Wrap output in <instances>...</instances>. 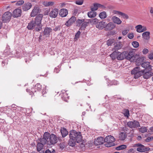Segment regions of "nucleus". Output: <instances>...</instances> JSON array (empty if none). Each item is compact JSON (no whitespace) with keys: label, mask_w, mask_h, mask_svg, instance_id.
Instances as JSON below:
<instances>
[{"label":"nucleus","mask_w":153,"mask_h":153,"mask_svg":"<svg viewBox=\"0 0 153 153\" xmlns=\"http://www.w3.org/2000/svg\"><path fill=\"white\" fill-rule=\"evenodd\" d=\"M70 139L68 144L72 147L75 146L76 143H79L82 140V137L81 132L74 130H71L69 134Z\"/></svg>","instance_id":"obj_1"},{"label":"nucleus","mask_w":153,"mask_h":153,"mask_svg":"<svg viewBox=\"0 0 153 153\" xmlns=\"http://www.w3.org/2000/svg\"><path fill=\"white\" fill-rule=\"evenodd\" d=\"M43 15L40 14L36 17L35 21H34L36 25L37 26L36 29V31H39L42 29V25L41 24V21Z\"/></svg>","instance_id":"obj_2"},{"label":"nucleus","mask_w":153,"mask_h":153,"mask_svg":"<svg viewBox=\"0 0 153 153\" xmlns=\"http://www.w3.org/2000/svg\"><path fill=\"white\" fill-rule=\"evenodd\" d=\"M125 59L129 60L131 62H133L135 60V53L131 50L124 51Z\"/></svg>","instance_id":"obj_3"},{"label":"nucleus","mask_w":153,"mask_h":153,"mask_svg":"<svg viewBox=\"0 0 153 153\" xmlns=\"http://www.w3.org/2000/svg\"><path fill=\"white\" fill-rule=\"evenodd\" d=\"M105 142V145L107 147H110L114 146L115 144L114 143L115 139L114 137L111 136H108L104 139Z\"/></svg>","instance_id":"obj_4"},{"label":"nucleus","mask_w":153,"mask_h":153,"mask_svg":"<svg viewBox=\"0 0 153 153\" xmlns=\"http://www.w3.org/2000/svg\"><path fill=\"white\" fill-rule=\"evenodd\" d=\"M140 67L137 66L135 67L131 72V74L134 75L135 79H137L143 74L142 70H140Z\"/></svg>","instance_id":"obj_5"},{"label":"nucleus","mask_w":153,"mask_h":153,"mask_svg":"<svg viewBox=\"0 0 153 153\" xmlns=\"http://www.w3.org/2000/svg\"><path fill=\"white\" fill-rule=\"evenodd\" d=\"M134 147H138L137 150V151L140 152H145L149 151L150 149L148 147H146L140 143H138L135 144L134 145Z\"/></svg>","instance_id":"obj_6"},{"label":"nucleus","mask_w":153,"mask_h":153,"mask_svg":"<svg viewBox=\"0 0 153 153\" xmlns=\"http://www.w3.org/2000/svg\"><path fill=\"white\" fill-rule=\"evenodd\" d=\"M135 57V60L133 62H135L136 65L138 66L142 65L144 62V57L140 56L139 54H136Z\"/></svg>","instance_id":"obj_7"},{"label":"nucleus","mask_w":153,"mask_h":153,"mask_svg":"<svg viewBox=\"0 0 153 153\" xmlns=\"http://www.w3.org/2000/svg\"><path fill=\"white\" fill-rule=\"evenodd\" d=\"M12 13L9 11L5 12L2 17V20L4 22H9L11 17Z\"/></svg>","instance_id":"obj_8"},{"label":"nucleus","mask_w":153,"mask_h":153,"mask_svg":"<svg viewBox=\"0 0 153 153\" xmlns=\"http://www.w3.org/2000/svg\"><path fill=\"white\" fill-rule=\"evenodd\" d=\"M57 142L58 138L56 136L53 134H51L50 137L49 143H48V144L49 145H54Z\"/></svg>","instance_id":"obj_9"},{"label":"nucleus","mask_w":153,"mask_h":153,"mask_svg":"<svg viewBox=\"0 0 153 153\" xmlns=\"http://www.w3.org/2000/svg\"><path fill=\"white\" fill-rule=\"evenodd\" d=\"M128 126L130 128H137L140 126L139 122L137 120H134L133 121H129L128 122Z\"/></svg>","instance_id":"obj_10"},{"label":"nucleus","mask_w":153,"mask_h":153,"mask_svg":"<svg viewBox=\"0 0 153 153\" xmlns=\"http://www.w3.org/2000/svg\"><path fill=\"white\" fill-rule=\"evenodd\" d=\"M41 88L42 85L39 83H37L35 86L34 88L31 89L32 90L30 92V89H27L26 91L27 92H29L30 95H31L32 94L36 91L35 90L36 89L37 91H39L41 90Z\"/></svg>","instance_id":"obj_11"},{"label":"nucleus","mask_w":153,"mask_h":153,"mask_svg":"<svg viewBox=\"0 0 153 153\" xmlns=\"http://www.w3.org/2000/svg\"><path fill=\"white\" fill-rule=\"evenodd\" d=\"M143 76L144 78L148 79L151 77L153 75V73L152 72V71H143Z\"/></svg>","instance_id":"obj_12"},{"label":"nucleus","mask_w":153,"mask_h":153,"mask_svg":"<svg viewBox=\"0 0 153 153\" xmlns=\"http://www.w3.org/2000/svg\"><path fill=\"white\" fill-rule=\"evenodd\" d=\"M141 66L145 68L142 71H146L147 70L150 71L152 70V66L150 65V62H143Z\"/></svg>","instance_id":"obj_13"},{"label":"nucleus","mask_w":153,"mask_h":153,"mask_svg":"<svg viewBox=\"0 0 153 153\" xmlns=\"http://www.w3.org/2000/svg\"><path fill=\"white\" fill-rule=\"evenodd\" d=\"M116 58L118 60H123L125 59V55L124 54V52L123 51L122 52H116Z\"/></svg>","instance_id":"obj_14"},{"label":"nucleus","mask_w":153,"mask_h":153,"mask_svg":"<svg viewBox=\"0 0 153 153\" xmlns=\"http://www.w3.org/2000/svg\"><path fill=\"white\" fill-rule=\"evenodd\" d=\"M105 142L104 138L102 137H98L97 139L94 140V144L96 145H99L102 144Z\"/></svg>","instance_id":"obj_15"},{"label":"nucleus","mask_w":153,"mask_h":153,"mask_svg":"<svg viewBox=\"0 0 153 153\" xmlns=\"http://www.w3.org/2000/svg\"><path fill=\"white\" fill-rule=\"evenodd\" d=\"M36 25L35 22H34V21H32L28 24L27 28L29 30H32L35 29V30L36 31L37 26Z\"/></svg>","instance_id":"obj_16"},{"label":"nucleus","mask_w":153,"mask_h":153,"mask_svg":"<svg viewBox=\"0 0 153 153\" xmlns=\"http://www.w3.org/2000/svg\"><path fill=\"white\" fill-rule=\"evenodd\" d=\"M22 13L21 9L17 8L15 9L13 12V15L14 17L17 18L21 16Z\"/></svg>","instance_id":"obj_17"},{"label":"nucleus","mask_w":153,"mask_h":153,"mask_svg":"<svg viewBox=\"0 0 153 153\" xmlns=\"http://www.w3.org/2000/svg\"><path fill=\"white\" fill-rule=\"evenodd\" d=\"M58 13V9L55 8L53 9L49 13L50 16L52 18H56Z\"/></svg>","instance_id":"obj_18"},{"label":"nucleus","mask_w":153,"mask_h":153,"mask_svg":"<svg viewBox=\"0 0 153 153\" xmlns=\"http://www.w3.org/2000/svg\"><path fill=\"white\" fill-rule=\"evenodd\" d=\"M106 23L103 21L99 22L96 24V27L99 29L102 30L105 28Z\"/></svg>","instance_id":"obj_19"},{"label":"nucleus","mask_w":153,"mask_h":153,"mask_svg":"<svg viewBox=\"0 0 153 153\" xmlns=\"http://www.w3.org/2000/svg\"><path fill=\"white\" fill-rule=\"evenodd\" d=\"M66 91H62V93L60 94L62 99L64 101L68 102V101L69 99V96L68 95V94L66 93Z\"/></svg>","instance_id":"obj_20"},{"label":"nucleus","mask_w":153,"mask_h":153,"mask_svg":"<svg viewBox=\"0 0 153 153\" xmlns=\"http://www.w3.org/2000/svg\"><path fill=\"white\" fill-rule=\"evenodd\" d=\"M76 18L73 16L66 22L65 25L66 26L69 27L71 25L76 21Z\"/></svg>","instance_id":"obj_21"},{"label":"nucleus","mask_w":153,"mask_h":153,"mask_svg":"<svg viewBox=\"0 0 153 153\" xmlns=\"http://www.w3.org/2000/svg\"><path fill=\"white\" fill-rule=\"evenodd\" d=\"M114 22H110L108 24H106L105 27L106 30H111L115 27V25Z\"/></svg>","instance_id":"obj_22"},{"label":"nucleus","mask_w":153,"mask_h":153,"mask_svg":"<svg viewBox=\"0 0 153 153\" xmlns=\"http://www.w3.org/2000/svg\"><path fill=\"white\" fill-rule=\"evenodd\" d=\"M32 6V4L30 2L25 3L22 6V9L23 11H26L30 9Z\"/></svg>","instance_id":"obj_23"},{"label":"nucleus","mask_w":153,"mask_h":153,"mask_svg":"<svg viewBox=\"0 0 153 153\" xmlns=\"http://www.w3.org/2000/svg\"><path fill=\"white\" fill-rule=\"evenodd\" d=\"M59 14L61 17H65L68 14V11L66 9H62L60 10Z\"/></svg>","instance_id":"obj_24"},{"label":"nucleus","mask_w":153,"mask_h":153,"mask_svg":"<svg viewBox=\"0 0 153 153\" xmlns=\"http://www.w3.org/2000/svg\"><path fill=\"white\" fill-rule=\"evenodd\" d=\"M39 9L38 7H35L33 10L30 16L32 17L35 16L39 12Z\"/></svg>","instance_id":"obj_25"},{"label":"nucleus","mask_w":153,"mask_h":153,"mask_svg":"<svg viewBox=\"0 0 153 153\" xmlns=\"http://www.w3.org/2000/svg\"><path fill=\"white\" fill-rule=\"evenodd\" d=\"M52 29L51 27H46L45 28L44 31V34L47 36H49L52 32Z\"/></svg>","instance_id":"obj_26"},{"label":"nucleus","mask_w":153,"mask_h":153,"mask_svg":"<svg viewBox=\"0 0 153 153\" xmlns=\"http://www.w3.org/2000/svg\"><path fill=\"white\" fill-rule=\"evenodd\" d=\"M115 14L121 16L123 19H127L129 18L127 14L120 11L115 10Z\"/></svg>","instance_id":"obj_27"},{"label":"nucleus","mask_w":153,"mask_h":153,"mask_svg":"<svg viewBox=\"0 0 153 153\" xmlns=\"http://www.w3.org/2000/svg\"><path fill=\"white\" fill-rule=\"evenodd\" d=\"M127 137L126 133L121 132L119 134V140L122 141L124 140Z\"/></svg>","instance_id":"obj_28"},{"label":"nucleus","mask_w":153,"mask_h":153,"mask_svg":"<svg viewBox=\"0 0 153 153\" xmlns=\"http://www.w3.org/2000/svg\"><path fill=\"white\" fill-rule=\"evenodd\" d=\"M150 33L149 31H146L143 33L142 34L143 38L146 40H148L150 38Z\"/></svg>","instance_id":"obj_29"},{"label":"nucleus","mask_w":153,"mask_h":153,"mask_svg":"<svg viewBox=\"0 0 153 153\" xmlns=\"http://www.w3.org/2000/svg\"><path fill=\"white\" fill-rule=\"evenodd\" d=\"M135 28L137 29V31L138 33L142 32L146 30V27H145V29H143L142 25H137Z\"/></svg>","instance_id":"obj_30"},{"label":"nucleus","mask_w":153,"mask_h":153,"mask_svg":"<svg viewBox=\"0 0 153 153\" xmlns=\"http://www.w3.org/2000/svg\"><path fill=\"white\" fill-rule=\"evenodd\" d=\"M94 10H91L88 13V16L89 18H92L95 17L97 15V13Z\"/></svg>","instance_id":"obj_31"},{"label":"nucleus","mask_w":153,"mask_h":153,"mask_svg":"<svg viewBox=\"0 0 153 153\" xmlns=\"http://www.w3.org/2000/svg\"><path fill=\"white\" fill-rule=\"evenodd\" d=\"M104 6L100 4L95 3L94 4V7L91 8V10H96L99 7L103 8Z\"/></svg>","instance_id":"obj_32"},{"label":"nucleus","mask_w":153,"mask_h":153,"mask_svg":"<svg viewBox=\"0 0 153 153\" xmlns=\"http://www.w3.org/2000/svg\"><path fill=\"white\" fill-rule=\"evenodd\" d=\"M123 47V45L118 40L115 41V50L121 49Z\"/></svg>","instance_id":"obj_33"},{"label":"nucleus","mask_w":153,"mask_h":153,"mask_svg":"<svg viewBox=\"0 0 153 153\" xmlns=\"http://www.w3.org/2000/svg\"><path fill=\"white\" fill-rule=\"evenodd\" d=\"M61 132L63 137H65L68 134L67 130L65 128H63L61 129Z\"/></svg>","instance_id":"obj_34"},{"label":"nucleus","mask_w":153,"mask_h":153,"mask_svg":"<svg viewBox=\"0 0 153 153\" xmlns=\"http://www.w3.org/2000/svg\"><path fill=\"white\" fill-rule=\"evenodd\" d=\"M123 113L125 117L128 118L130 116L129 111L128 109H124L123 110Z\"/></svg>","instance_id":"obj_35"},{"label":"nucleus","mask_w":153,"mask_h":153,"mask_svg":"<svg viewBox=\"0 0 153 153\" xmlns=\"http://www.w3.org/2000/svg\"><path fill=\"white\" fill-rule=\"evenodd\" d=\"M44 146V145L42 144V143H40L39 142H38L36 145L37 151L38 152H39L41 151V150L43 149Z\"/></svg>","instance_id":"obj_36"},{"label":"nucleus","mask_w":153,"mask_h":153,"mask_svg":"<svg viewBox=\"0 0 153 153\" xmlns=\"http://www.w3.org/2000/svg\"><path fill=\"white\" fill-rule=\"evenodd\" d=\"M39 140L40 142H39V143H42V144H43L44 145H45L47 143H48V144L49 143V141H48L46 139L43 137L39 139Z\"/></svg>","instance_id":"obj_37"},{"label":"nucleus","mask_w":153,"mask_h":153,"mask_svg":"<svg viewBox=\"0 0 153 153\" xmlns=\"http://www.w3.org/2000/svg\"><path fill=\"white\" fill-rule=\"evenodd\" d=\"M107 15L105 11L101 12L99 15V16L101 19L105 18L107 17Z\"/></svg>","instance_id":"obj_38"},{"label":"nucleus","mask_w":153,"mask_h":153,"mask_svg":"<svg viewBox=\"0 0 153 153\" xmlns=\"http://www.w3.org/2000/svg\"><path fill=\"white\" fill-rule=\"evenodd\" d=\"M127 146L125 145H121L115 148V150H123L126 148Z\"/></svg>","instance_id":"obj_39"},{"label":"nucleus","mask_w":153,"mask_h":153,"mask_svg":"<svg viewBox=\"0 0 153 153\" xmlns=\"http://www.w3.org/2000/svg\"><path fill=\"white\" fill-rule=\"evenodd\" d=\"M54 2L53 1L48 2L47 1H45L43 2V5L46 7L51 6L53 5Z\"/></svg>","instance_id":"obj_40"},{"label":"nucleus","mask_w":153,"mask_h":153,"mask_svg":"<svg viewBox=\"0 0 153 153\" xmlns=\"http://www.w3.org/2000/svg\"><path fill=\"white\" fill-rule=\"evenodd\" d=\"M50 135V134L48 132H45L44 133L43 137L45 138L48 141H49Z\"/></svg>","instance_id":"obj_41"},{"label":"nucleus","mask_w":153,"mask_h":153,"mask_svg":"<svg viewBox=\"0 0 153 153\" xmlns=\"http://www.w3.org/2000/svg\"><path fill=\"white\" fill-rule=\"evenodd\" d=\"M114 40L113 39H109L108 40L107 42V44L108 46L111 45L112 44H114Z\"/></svg>","instance_id":"obj_42"},{"label":"nucleus","mask_w":153,"mask_h":153,"mask_svg":"<svg viewBox=\"0 0 153 153\" xmlns=\"http://www.w3.org/2000/svg\"><path fill=\"white\" fill-rule=\"evenodd\" d=\"M59 150L62 151L65 147V143H61L59 144Z\"/></svg>","instance_id":"obj_43"},{"label":"nucleus","mask_w":153,"mask_h":153,"mask_svg":"<svg viewBox=\"0 0 153 153\" xmlns=\"http://www.w3.org/2000/svg\"><path fill=\"white\" fill-rule=\"evenodd\" d=\"M132 44L134 48H137L139 46V43L137 41H134L132 43Z\"/></svg>","instance_id":"obj_44"},{"label":"nucleus","mask_w":153,"mask_h":153,"mask_svg":"<svg viewBox=\"0 0 153 153\" xmlns=\"http://www.w3.org/2000/svg\"><path fill=\"white\" fill-rule=\"evenodd\" d=\"M107 20L108 22L111 20L113 21L114 23H115V16H109L108 17Z\"/></svg>","instance_id":"obj_45"},{"label":"nucleus","mask_w":153,"mask_h":153,"mask_svg":"<svg viewBox=\"0 0 153 153\" xmlns=\"http://www.w3.org/2000/svg\"><path fill=\"white\" fill-rule=\"evenodd\" d=\"M88 24V22H84L82 24L81 27V28H83V29H84L87 25Z\"/></svg>","instance_id":"obj_46"},{"label":"nucleus","mask_w":153,"mask_h":153,"mask_svg":"<svg viewBox=\"0 0 153 153\" xmlns=\"http://www.w3.org/2000/svg\"><path fill=\"white\" fill-rule=\"evenodd\" d=\"M148 58L150 60L153 59V51H151L148 55Z\"/></svg>","instance_id":"obj_47"},{"label":"nucleus","mask_w":153,"mask_h":153,"mask_svg":"<svg viewBox=\"0 0 153 153\" xmlns=\"http://www.w3.org/2000/svg\"><path fill=\"white\" fill-rule=\"evenodd\" d=\"M122 23V21L120 19L117 17L115 16V24L120 25Z\"/></svg>","instance_id":"obj_48"},{"label":"nucleus","mask_w":153,"mask_h":153,"mask_svg":"<svg viewBox=\"0 0 153 153\" xmlns=\"http://www.w3.org/2000/svg\"><path fill=\"white\" fill-rule=\"evenodd\" d=\"M83 0H77L75 1V3L78 5H81L83 3Z\"/></svg>","instance_id":"obj_49"},{"label":"nucleus","mask_w":153,"mask_h":153,"mask_svg":"<svg viewBox=\"0 0 153 153\" xmlns=\"http://www.w3.org/2000/svg\"><path fill=\"white\" fill-rule=\"evenodd\" d=\"M84 19H78L77 21V23L78 25L80 26L84 21Z\"/></svg>","instance_id":"obj_50"},{"label":"nucleus","mask_w":153,"mask_h":153,"mask_svg":"<svg viewBox=\"0 0 153 153\" xmlns=\"http://www.w3.org/2000/svg\"><path fill=\"white\" fill-rule=\"evenodd\" d=\"M15 56L17 58H19L22 57V54L21 53L18 51L16 52Z\"/></svg>","instance_id":"obj_51"},{"label":"nucleus","mask_w":153,"mask_h":153,"mask_svg":"<svg viewBox=\"0 0 153 153\" xmlns=\"http://www.w3.org/2000/svg\"><path fill=\"white\" fill-rule=\"evenodd\" d=\"M90 22L93 23L94 24H95L96 25L97 23L99 22H98V20L96 18L91 19Z\"/></svg>","instance_id":"obj_52"},{"label":"nucleus","mask_w":153,"mask_h":153,"mask_svg":"<svg viewBox=\"0 0 153 153\" xmlns=\"http://www.w3.org/2000/svg\"><path fill=\"white\" fill-rule=\"evenodd\" d=\"M24 2L23 0H20L18 1L16 3V5L17 6H20L23 4Z\"/></svg>","instance_id":"obj_53"},{"label":"nucleus","mask_w":153,"mask_h":153,"mask_svg":"<svg viewBox=\"0 0 153 153\" xmlns=\"http://www.w3.org/2000/svg\"><path fill=\"white\" fill-rule=\"evenodd\" d=\"M147 129L145 127H141L140 129V131L142 132V133H144L146 131H147Z\"/></svg>","instance_id":"obj_54"},{"label":"nucleus","mask_w":153,"mask_h":153,"mask_svg":"<svg viewBox=\"0 0 153 153\" xmlns=\"http://www.w3.org/2000/svg\"><path fill=\"white\" fill-rule=\"evenodd\" d=\"M129 31V29L124 30L122 32V35L123 36L126 35L128 32Z\"/></svg>","instance_id":"obj_55"},{"label":"nucleus","mask_w":153,"mask_h":153,"mask_svg":"<svg viewBox=\"0 0 153 153\" xmlns=\"http://www.w3.org/2000/svg\"><path fill=\"white\" fill-rule=\"evenodd\" d=\"M61 27L60 26H56L53 30L55 31H56L60 30Z\"/></svg>","instance_id":"obj_56"},{"label":"nucleus","mask_w":153,"mask_h":153,"mask_svg":"<svg viewBox=\"0 0 153 153\" xmlns=\"http://www.w3.org/2000/svg\"><path fill=\"white\" fill-rule=\"evenodd\" d=\"M153 139V137L151 136L150 137H148L146 139V141L147 142H149L150 141H151Z\"/></svg>","instance_id":"obj_57"},{"label":"nucleus","mask_w":153,"mask_h":153,"mask_svg":"<svg viewBox=\"0 0 153 153\" xmlns=\"http://www.w3.org/2000/svg\"><path fill=\"white\" fill-rule=\"evenodd\" d=\"M80 32L78 31L75 35V39H77L79 38L80 34Z\"/></svg>","instance_id":"obj_58"},{"label":"nucleus","mask_w":153,"mask_h":153,"mask_svg":"<svg viewBox=\"0 0 153 153\" xmlns=\"http://www.w3.org/2000/svg\"><path fill=\"white\" fill-rule=\"evenodd\" d=\"M149 52V50L147 48H144L143 49L142 53L143 54H146Z\"/></svg>","instance_id":"obj_59"},{"label":"nucleus","mask_w":153,"mask_h":153,"mask_svg":"<svg viewBox=\"0 0 153 153\" xmlns=\"http://www.w3.org/2000/svg\"><path fill=\"white\" fill-rule=\"evenodd\" d=\"M134 34L133 33H130L128 34V37L130 39H133L134 37Z\"/></svg>","instance_id":"obj_60"},{"label":"nucleus","mask_w":153,"mask_h":153,"mask_svg":"<svg viewBox=\"0 0 153 153\" xmlns=\"http://www.w3.org/2000/svg\"><path fill=\"white\" fill-rule=\"evenodd\" d=\"M55 151L54 150H53L51 152L49 149H48L45 150V153H55Z\"/></svg>","instance_id":"obj_61"},{"label":"nucleus","mask_w":153,"mask_h":153,"mask_svg":"<svg viewBox=\"0 0 153 153\" xmlns=\"http://www.w3.org/2000/svg\"><path fill=\"white\" fill-rule=\"evenodd\" d=\"M110 57L112 60L115 59V51H113V53L110 55Z\"/></svg>","instance_id":"obj_62"},{"label":"nucleus","mask_w":153,"mask_h":153,"mask_svg":"<svg viewBox=\"0 0 153 153\" xmlns=\"http://www.w3.org/2000/svg\"><path fill=\"white\" fill-rule=\"evenodd\" d=\"M79 10L77 9H75L74 10L73 13L74 15L76 16L78 13Z\"/></svg>","instance_id":"obj_63"},{"label":"nucleus","mask_w":153,"mask_h":153,"mask_svg":"<svg viewBox=\"0 0 153 153\" xmlns=\"http://www.w3.org/2000/svg\"><path fill=\"white\" fill-rule=\"evenodd\" d=\"M58 67L59 68H56L54 69V72L56 73H58L60 71L59 68V67Z\"/></svg>","instance_id":"obj_64"}]
</instances>
